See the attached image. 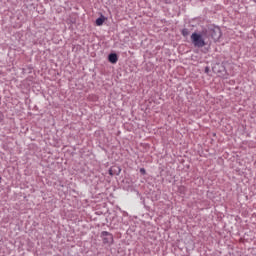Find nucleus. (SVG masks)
Segmentation results:
<instances>
[{
  "instance_id": "1",
  "label": "nucleus",
  "mask_w": 256,
  "mask_h": 256,
  "mask_svg": "<svg viewBox=\"0 0 256 256\" xmlns=\"http://www.w3.org/2000/svg\"><path fill=\"white\" fill-rule=\"evenodd\" d=\"M191 42L194 47L201 49L207 45V39H209V32L207 30H203L202 32H194L192 33Z\"/></svg>"
},
{
  "instance_id": "2",
  "label": "nucleus",
  "mask_w": 256,
  "mask_h": 256,
  "mask_svg": "<svg viewBox=\"0 0 256 256\" xmlns=\"http://www.w3.org/2000/svg\"><path fill=\"white\" fill-rule=\"evenodd\" d=\"M101 237L103 239L104 245H112V243H113V234H111L107 231H103L101 233Z\"/></svg>"
},
{
  "instance_id": "3",
  "label": "nucleus",
  "mask_w": 256,
  "mask_h": 256,
  "mask_svg": "<svg viewBox=\"0 0 256 256\" xmlns=\"http://www.w3.org/2000/svg\"><path fill=\"white\" fill-rule=\"evenodd\" d=\"M211 37L214 39V41H219V39H221V28L214 27L211 30Z\"/></svg>"
},
{
  "instance_id": "4",
  "label": "nucleus",
  "mask_w": 256,
  "mask_h": 256,
  "mask_svg": "<svg viewBox=\"0 0 256 256\" xmlns=\"http://www.w3.org/2000/svg\"><path fill=\"white\" fill-rule=\"evenodd\" d=\"M108 61H109L110 63L115 64V63H117V61H119V58L117 57V54L112 53V54H110V55L108 56Z\"/></svg>"
},
{
  "instance_id": "5",
  "label": "nucleus",
  "mask_w": 256,
  "mask_h": 256,
  "mask_svg": "<svg viewBox=\"0 0 256 256\" xmlns=\"http://www.w3.org/2000/svg\"><path fill=\"white\" fill-rule=\"evenodd\" d=\"M103 23H105V18H104V16H101L100 18H98V19L96 20V25H97L98 27H101V25H103Z\"/></svg>"
},
{
  "instance_id": "6",
  "label": "nucleus",
  "mask_w": 256,
  "mask_h": 256,
  "mask_svg": "<svg viewBox=\"0 0 256 256\" xmlns=\"http://www.w3.org/2000/svg\"><path fill=\"white\" fill-rule=\"evenodd\" d=\"M182 35H183L184 37H187V35H189V30L183 29V30H182Z\"/></svg>"
},
{
  "instance_id": "7",
  "label": "nucleus",
  "mask_w": 256,
  "mask_h": 256,
  "mask_svg": "<svg viewBox=\"0 0 256 256\" xmlns=\"http://www.w3.org/2000/svg\"><path fill=\"white\" fill-rule=\"evenodd\" d=\"M140 173H141L142 175H145V173H146L145 168H141V169H140Z\"/></svg>"
},
{
  "instance_id": "8",
  "label": "nucleus",
  "mask_w": 256,
  "mask_h": 256,
  "mask_svg": "<svg viewBox=\"0 0 256 256\" xmlns=\"http://www.w3.org/2000/svg\"><path fill=\"white\" fill-rule=\"evenodd\" d=\"M109 175H115V173L113 172V168L109 170Z\"/></svg>"
},
{
  "instance_id": "9",
  "label": "nucleus",
  "mask_w": 256,
  "mask_h": 256,
  "mask_svg": "<svg viewBox=\"0 0 256 256\" xmlns=\"http://www.w3.org/2000/svg\"><path fill=\"white\" fill-rule=\"evenodd\" d=\"M179 191H180V192L185 191V187H184V186L180 187V188H179Z\"/></svg>"
},
{
  "instance_id": "10",
  "label": "nucleus",
  "mask_w": 256,
  "mask_h": 256,
  "mask_svg": "<svg viewBox=\"0 0 256 256\" xmlns=\"http://www.w3.org/2000/svg\"><path fill=\"white\" fill-rule=\"evenodd\" d=\"M1 121H3V114L2 113H0V123H1Z\"/></svg>"
},
{
  "instance_id": "11",
  "label": "nucleus",
  "mask_w": 256,
  "mask_h": 256,
  "mask_svg": "<svg viewBox=\"0 0 256 256\" xmlns=\"http://www.w3.org/2000/svg\"><path fill=\"white\" fill-rule=\"evenodd\" d=\"M0 183H1V177H0Z\"/></svg>"
}]
</instances>
